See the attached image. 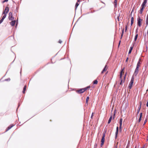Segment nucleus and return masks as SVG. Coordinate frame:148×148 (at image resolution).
I'll return each mask as SVG.
<instances>
[{
  "instance_id": "1",
  "label": "nucleus",
  "mask_w": 148,
  "mask_h": 148,
  "mask_svg": "<svg viewBox=\"0 0 148 148\" xmlns=\"http://www.w3.org/2000/svg\"><path fill=\"white\" fill-rule=\"evenodd\" d=\"M90 86H88L85 88H82L81 89H79V90H77V92L79 93H82L83 92H84V91H85L86 90H87L88 88H90Z\"/></svg>"
},
{
  "instance_id": "2",
  "label": "nucleus",
  "mask_w": 148,
  "mask_h": 148,
  "mask_svg": "<svg viewBox=\"0 0 148 148\" xmlns=\"http://www.w3.org/2000/svg\"><path fill=\"white\" fill-rule=\"evenodd\" d=\"M134 76L133 75L131 81L129 83V88L130 89L132 88L133 84L134 83Z\"/></svg>"
},
{
  "instance_id": "3",
  "label": "nucleus",
  "mask_w": 148,
  "mask_h": 148,
  "mask_svg": "<svg viewBox=\"0 0 148 148\" xmlns=\"http://www.w3.org/2000/svg\"><path fill=\"white\" fill-rule=\"evenodd\" d=\"M105 133H106V132H104L103 133V136H102V138H101V147H102V145H103L104 142L105 137Z\"/></svg>"
},
{
  "instance_id": "4",
  "label": "nucleus",
  "mask_w": 148,
  "mask_h": 148,
  "mask_svg": "<svg viewBox=\"0 0 148 148\" xmlns=\"http://www.w3.org/2000/svg\"><path fill=\"white\" fill-rule=\"evenodd\" d=\"M140 66L137 65L136 68L134 72L133 75L134 76H136L138 74L139 71L138 68Z\"/></svg>"
},
{
  "instance_id": "5",
  "label": "nucleus",
  "mask_w": 148,
  "mask_h": 148,
  "mask_svg": "<svg viewBox=\"0 0 148 148\" xmlns=\"http://www.w3.org/2000/svg\"><path fill=\"white\" fill-rule=\"evenodd\" d=\"M9 19L10 20L12 21L14 19V18L12 16V13L10 12L9 14Z\"/></svg>"
},
{
  "instance_id": "6",
  "label": "nucleus",
  "mask_w": 148,
  "mask_h": 148,
  "mask_svg": "<svg viewBox=\"0 0 148 148\" xmlns=\"http://www.w3.org/2000/svg\"><path fill=\"white\" fill-rule=\"evenodd\" d=\"M138 22L137 24L140 27L141 25V22L142 21V19H141L140 17H138V18L137 19Z\"/></svg>"
},
{
  "instance_id": "7",
  "label": "nucleus",
  "mask_w": 148,
  "mask_h": 148,
  "mask_svg": "<svg viewBox=\"0 0 148 148\" xmlns=\"http://www.w3.org/2000/svg\"><path fill=\"white\" fill-rule=\"evenodd\" d=\"M9 11V8L8 7H6L5 8V11L3 12V14H6Z\"/></svg>"
},
{
  "instance_id": "8",
  "label": "nucleus",
  "mask_w": 148,
  "mask_h": 148,
  "mask_svg": "<svg viewBox=\"0 0 148 148\" xmlns=\"http://www.w3.org/2000/svg\"><path fill=\"white\" fill-rule=\"evenodd\" d=\"M6 14H4V15L3 16L2 18L1 19V20L0 21V24L3 22V21L4 19V18H5L6 17Z\"/></svg>"
},
{
  "instance_id": "9",
  "label": "nucleus",
  "mask_w": 148,
  "mask_h": 148,
  "mask_svg": "<svg viewBox=\"0 0 148 148\" xmlns=\"http://www.w3.org/2000/svg\"><path fill=\"white\" fill-rule=\"evenodd\" d=\"M147 0H144V1L142 5L141 6L145 7V4L147 3Z\"/></svg>"
},
{
  "instance_id": "10",
  "label": "nucleus",
  "mask_w": 148,
  "mask_h": 148,
  "mask_svg": "<svg viewBox=\"0 0 148 148\" xmlns=\"http://www.w3.org/2000/svg\"><path fill=\"white\" fill-rule=\"evenodd\" d=\"M118 129L119 127H116V131L115 133V138H116L117 137V135L118 132Z\"/></svg>"
},
{
  "instance_id": "11",
  "label": "nucleus",
  "mask_w": 148,
  "mask_h": 148,
  "mask_svg": "<svg viewBox=\"0 0 148 148\" xmlns=\"http://www.w3.org/2000/svg\"><path fill=\"white\" fill-rule=\"evenodd\" d=\"M16 23V21H12L10 23V25L12 26H14V25L15 23Z\"/></svg>"
},
{
  "instance_id": "12",
  "label": "nucleus",
  "mask_w": 148,
  "mask_h": 148,
  "mask_svg": "<svg viewBox=\"0 0 148 148\" xmlns=\"http://www.w3.org/2000/svg\"><path fill=\"white\" fill-rule=\"evenodd\" d=\"M112 114H111V115L110 117L109 118V120H108V124L110 123V122H111V120H112Z\"/></svg>"
},
{
  "instance_id": "13",
  "label": "nucleus",
  "mask_w": 148,
  "mask_h": 148,
  "mask_svg": "<svg viewBox=\"0 0 148 148\" xmlns=\"http://www.w3.org/2000/svg\"><path fill=\"white\" fill-rule=\"evenodd\" d=\"M107 65H106L105 67H104V69H103V70L101 72V73H103L105 71H106L107 69Z\"/></svg>"
},
{
  "instance_id": "14",
  "label": "nucleus",
  "mask_w": 148,
  "mask_h": 148,
  "mask_svg": "<svg viewBox=\"0 0 148 148\" xmlns=\"http://www.w3.org/2000/svg\"><path fill=\"white\" fill-rule=\"evenodd\" d=\"M126 75V74H125V75L124 77V79H125ZM120 80L121 81V82H120V85H122V83L124 82L125 80H124V81H123V79H120Z\"/></svg>"
},
{
  "instance_id": "15",
  "label": "nucleus",
  "mask_w": 148,
  "mask_h": 148,
  "mask_svg": "<svg viewBox=\"0 0 148 148\" xmlns=\"http://www.w3.org/2000/svg\"><path fill=\"white\" fill-rule=\"evenodd\" d=\"M142 116V113H140V118H139V120H138V122H140V121L141 120Z\"/></svg>"
},
{
  "instance_id": "16",
  "label": "nucleus",
  "mask_w": 148,
  "mask_h": 148,
  "mask_svg": "<svg viewBox=\"0 0 148 148\" xmlns=\"http://www.w3.org/2000/svg\"><path fill=\"white\" fill-rule=\"evenodd\" d=\"M123 69L121 72H120V79H121V78H122V72H123Z\"/></svg>"
},
{
  "instance_id": "17",
  "label": "nucleus",
  "mask_w": 148,
  "mask_h": 148,
  "mask_svg": "<svg viewBox=\"0 0 148 148\" xmlns=\"http://www.w3.org/2000/svg\"><path fill=\"white\" fill-rule=\"evenodd\" d=\"M134 18L133 17H132L131 18V25H132L133 24V22H134Z\"/></svg>"
},
{
  "instance_id": "18",
  "label": "nucleus",
  "mask_w": 148,
  "mask_h": 148,
  "mask_svg": "<svg viewBox=\"0 0 148 148\" xmlns=\"http://www.w3.org/2000/svg\"><path fill=\"white\" fill-rule=\"evenodd\" d=\"M144 8V7H143V6H141V8L140 9V14H142L143 12V10Z\"/></svg>"
},
{
  "instance_id": "19",
  "label": "nucleus",
  "mask_w": 148,
  "mask_h": 148,
  "mask_svg": "<svg viewBox=\"0 0 148 148\" xmlns=\"http://www.w3.org/2000/svg\"><path fill=\"white\" fill-rule=\"evenodd\" d=\"M26 88H27L26 86H25L23 88V93H25V91L26 90Z\"/></svg>"
},
{
  "instance_id": "20",
  "label": "nucleus",
  "mask_w": 148,
  "mask_h": 148,
  "mask_svg": "<svg viewBox=\"0 0 148 148\" xmlns=\"http://www.w3.org/2000/svg\"><path fill=\"white\" fill-rule=\"evenodd\" d=\"M133 48V47H130V49L129 50V53H128L129 54L131 53L132 51V50Z\"/></svg>"
},
{
  "instance_id": "21",
  "label": "nucleus",
  "mask_w": 148,
  "mask_h": 148,
  "mask_svg": "<svg viewBox=\"0 0 148 148\" xmlns=\"http://www.w3.org/2000/svg\"><path fill=\"white\" fill-rule=\"evenodd\" d=\"M98 83V81L97 80H94L93 82V84H97Z\"/></svg>"
},
{
  "instance_id": "22",
  "label": "nucleus",
  "mask_w": 148,
  "mask_h": 148,
  "mask_svg": "<svg viewBox=\"0 0 148 148\" xmlns=\"http://www.w3.org/2000/svg\"><path fill=\"white\" fill-rule=\"evenodd\" d=\"M123 119L122 118H121L120 119L119 121V124L121 125H122V122Z\"/></svg>"
},
{
  "instance_id": "23",
  "label": "nucleus",
  "mask_w": 148,
  "mask_h": 148,
  "mask_svg": "<svg viewBox=\"0 0 148 148\" xmlns=\"http://www.w3.org/2000/svg\"><path fill=\"white\" fill-rule=\"evenodd\" d=\"M140 59L139 60V61L138 62V63L137 64V65H138V66H140Z\"/></svg>"
},
{
  "instance_id": "24",
  "label": "nucleus",
  "mask_w": 148,
  "mask_h": 148,
  "mask_svg": "<svg viewBox=\"0 0 148 148\" xmlns=\"http://www.w3.org/2000/svg\"><path fill=\"white\" fill-rule=\"evenodd\" d=\"M138 36V34H136V36H135V38H134V40L135 41H136V40Z\"/></svg>"
},
{
  "instance_id": "25",
  "label": "nucleus",
  "mask_w": 148,
  "mask_h": 148,
  "mask_svg": "<svg viewBox=\"0 0 148 148\" xmlns=\"http://www.w3.org/2000/svg\"><path fill=\"white\" fill-rule=\"evenodd\" d=\"M13 126V125H12L11 126H9L8 127V130H9V129H10V128H11V127H12Z\"/></svg>"
},
{
  "instance_id": "26",
  "label": "nucleus",
  "mask_w": 148,
  "mask_h": 148,
  "mask_svg": "<svg viewBox=\"0 0 148 148\" xmlns=\"http://www.w3.org/2000/svg\"><path fill=\"white\" fill-rule=\"evenodd\" d=\"M79 5V4L78 3H76V4H75V7H76V9L77 8V6H78Z\"/></svg>"
},
{
  "instance_id": "27",
  "label": "nucleus",
  "mask_w": 148,
  "mask_h": 148,
  "mask_svg": "<svg viewBox=\"0 0 148 148\" xmlns=\"http://www.w3.org/2000/svg\"><path fill=\"white\" fill-rule=\"evenodd\" d=\"M89 97H87L86 98V103H88V101L89 100Z\"/></svg>"
},
{
  "instance_id": "28",
  "label": "nucleus",
  "mask_w": 148,
  "mask_h": 148,
  "mask_svg": "<svg viewBox=\"0 0 148 148\" xmlns=\"http://www.w3.org/2000/svg\"><path fill=\"white\" fill-rule=\"evenodd\" d=\"M121 128H122V125L120 124V126H119V130L120 131H121Z\"/></svg>"
},
{
  "instance_id": "29",
  "label": "nucleus",
  "mask_w": 148,
  "mask_h": 148,
  "mask_svg": "<svg viewBox=\"0 0 148 148\" xmlns=\"http://www.w3.org/2000/svg\"><path fill=\"white\" fill-rule=\"evenodd\" d=\"M147 119H146L144 121V124H143V125H144L147 122Z\"/></svg>"
},
{
  "instance_id": "30",
  "label": "nucleus",
  "mask_w": 148,
  "mask_h": 148,
  "mask_svg": "<svg viewBox=\"0 0 148 148\" xmlns=\"http://www.w3.org/2000/svg\"><path fill=\"white\" fill-rule=\"evenodd\" d=\"M117 0H115L114 3H115V5H117Z\"/></svg>"
},
{
  "instance_id": "31",
  "label": "nucleus",
  "mask_w": 148,
  "mask_h": 148,
  "mask_svg": "<svg viewBox=\"0 0 148 148\" xmlns=\"http://www.w3.org/2000/svg\"><path fill=\"white\" fill-rule=\"evenodd\" d=\"M140 110L138 109L137 110V114H138L139 111H140Z\"/></svg>"
},
{
  "instance_id": "32",
  "label": "nucleus",
  "mask_w": 148,
  "mask_h": 148,
  "mask_svg": "<svg viewBox=\"0 0 148 148\" xmlns=\"http://www.w3.org/2000/svg\"><path fill=\"white\" fill-rule=\"evenodd\" d=\"M123 32H124V30H123V29L122 30V35H121V37L122 36H123Z\"/></svg>"
},
{
  "instance_id": "33",
  "label": "nucleus",
  "mask_w": 148,
  "mask_h": 148,
  "mask_svg": "<svg viewBox=\"0 0 148 148\" xmlns=\"http://www.w3.org/2000/svg\"><path fill=\"white\" fill-rule=\"evenodd\" d=\"M141 106H140L138 108V109L140 110Z\"/></svg>"
},
{
  "instance_id": "34",
  "label": "nucleus",
  "mask_w": 148,
  "mask_h": 148,
  "mask_svg": "<svg viewBox=\"0 0 148 148\" xmlns=\"http://www.w3.org/2000/svg\"><path fill=\"white\" fill-rule=\"evenodd\" d=\"M59 42L60 43H61L62 42V41L60 40H59Z\"/></svg>"
},
{
  "instance_id": "35",
  "label": "nucleus",
  "mask_w": 148,
  "mask_h": 148,
  "mask_svg": "<svg viewBox=\"0 0 148 148\" xmlns=\"http://www.w3.org/2000/svg\"><path fill=\"white\" fill-rule=\"evenodd\" d=\"M138 29L137 28V29L136 30V33H137L138 32Z\"/></svg>"
},
{
  "instance_id": "36",
  "label": "nucleus",
  "mask_w": 148,
  "mask_h": 148,
  "mask_svg": "<svg viewBox=\"0 0 148 148\" xmlns=\"http://www.w3.org/2000/svg\"><path fill=\"white\" fill-rule=\"evenodd\" d=\"M128 58H127V59H126V62H127V60H128Z\"/></svg>"
},
{
  "instance_id": "37",
  "label": "nucleus",
  "mask_w": 148,
  "mask_h": 148,
  "mask_svg": "<svg viewBox=\"0 0 148 148\" xmlns=\"http://www.w3.org/2000/svg\"><path fill=\"white\" fill-rule=\"evenodd\" d=\"M146 106L147 107L148 106V101L147 102Z\"/></svg>"
},
{
  "instance_id": "38",
  "label": "nucleus",
  "mask_w": 148,
  "mask_h": 148,
  "mask_svg": "<svg viewBox=\"0 0 148 148\" xmlns=\"http://www.w3.org/2000/svg\"><path fill=\"white\" fill-rule=\"evenodd\" d=\"M127 26H126L125 27V31H126V30H127Z\"/></svg>"
},
{
  "instance_id": "39",
  "label": "nucleus",
  "mask_w": 148,
  "mask_h": 148,
  "mask_svg": "<svg viewBox=\"0 0 148 148\" xmlns=\"http://www.w3.org/2000/svg\"><path fill=\"white\" fill-rule=\"evenodd\" d=\"M4 1L5 2H7L8 1V0H5Z\"/></svg>"
},
{
  "instance_id": "40",
  "label": "nucleus",
  "mask_w": 148,
  "mask_h": 148,
  "mask_svg": "<svg viewBox=\"0 0 148 148\" xmlns=\"http://www.w3.org/2000/svg\"><path fill=\"white\" fill-rule=\"evenodd\" d=\"M93 113H92V116H91V118H92V117L93 116Z\"/></svg>"
},
{
  "instance_id": "41",
  "label": "nucleus",
  "mask_w": 148,
  "mask_h": 148,
  "mask_svg": "<svg viewBox=\"0 0 148 148\" xmlns=\"http://www.w3.org/2000/svg\"><path fill=\"white\" fill-rule=\"evenodd\" d=\"M139 103H140V106H141V102H140Z\"/></svg>"
},
{
  "instance_id": "42",
  "label": "nucleus",
  "mask_w": 148,
  "mask_h": 148,
  "mask_svg": "<svg viewBox=\"0 0 148 148\" xmlns=\"http://www.w3.org/2000/svg\"><path fill=\"white\" fill-rule=\"evenodd\" d=\"M117 18H118V20L119 21V16H118Z\"/></svg>"
},
{
  "instance_id": "43",
  "label": "nucleus",
  "mask_w": 148,
  "mask_h": 148,
  "mask_svg": "<svg viewBox=\"0 0 148 148\" xmlns=\"http://www.w3.org/2000/svg\"><path fill=\"white\" fill-rule=\"evenodd\" d=\"M5 2V1L4 0V1H3V2H2V3H4V2Z\"/></svg>"
},
{
  "instance_id": "44",
  "label": "nucleus",
  "mask_w": 148,
  "mask_h": 148,
  "mask_svg": "<svg viewBox=\"0 0 148 148\" xmlns=\"http://www.w3.org/2000/svg\"><path fill=\"white\" fill-rule=\"evenodd\" d=\"M77 1L78 2H79V0H77Z\"/></svg>"
},
{
  "instance_id": "45",
  "label": "nucleus",
  "mask_w": 148,
  "mask_h": 148,
  "mask_svg": "<svg viewBox=\"0 0 148 148\" xmlns=\"http://www.w3.org/2000/svg\"><path fill=\"white\" fill-rule=\"evenodd\" d=\"M126 148H128V147H126Z\"/></svg>"
},
{
  "instance_id": "46",
  "label": "nucleus",
  "mask_w": 148,
  "mask_h": 148,
  "mask_svg": "<svg viewBox=\"0 0 148 148\" xmlns=\"http://www.w3.org/2000/svg\"><path fill=\"white\" fill-rule=\"evenodd\" d=\"M115 148H117V147H116Z\"/></svg>"
},
{
  "instance_id": "47",
  "label": "nucleus",
  "mask_w": 148,
  "mask_h": 148,
  "mask_svg": "<svg viewBox=\"0 0 148 148\" xmlns=\"http://www.w3.org/2000/svg\"><path fill=\"white\" fill-rule=\"evenodd\" d=\"M115 115V114H114V116Z\"/></svg>"
}]
</instances>
